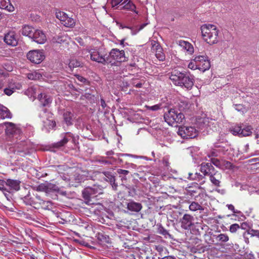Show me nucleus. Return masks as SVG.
<instances>
[{"label": "nucleus", "instance_id": "nucleus-27", "mask_svg": "<svg viewBox=\"0 0 259 259\" xmlns=\"http://www.w3.org/2000/svg\"><path fill=\"white\" fill-rule=\"evenodd\" d=\"M6 184L10 187L11 189L18 191L20 189V182L16 180L8 179L5 182Z\"/></svg>", "mask_w": 259, "mask_h": 259}, {"label": "nucleus", "instance_id": "nucleus-25", "mask_svg": "<svg viewBox=\"0 0 259 259\" xmlns=\"http://www.w3.org/2000/svg\"><path fill=\"white\" fill-rule=\"evenodd\" d=\"M63 118L67 125L73 124L74 114L70 111H66L63 113Z\"/></svg>", "mask_w": 259, "mask_h": 259}, {"label": "nucleus", "instance_id": "nucleus-30", "mask_svg": "<svg viewBox=\"0 0 259 259\" xmlns=\"http://www.w3.org/2000/svg\"><path fill=\"white\" fill-rule=\"evenodd\" d=\"M96 237L101 244L110 243V239L108 235L105 234L103 232L98 233L96 235Z\"/></svg>", "mask_w": 259, "mask_h": 259}, {"label": "nucleus", "instance_id": "nucleus-5", "mask_svg": "<svg viewBox=\"0 0 259 259\" xmlns=\"http://www.w3.org/2000/svg\"><path fill=\"white\" fill-rule=\"evenodd\" d=\"M178 134L183 139H192L197 136V131L193 126H184L179 128Z\"/></svg>", "mask_w": 259, "mask_h": 259}, {"label": "nucleus", "instance_id": "nucleus-33", "mask_svg": "<svg viewBox=\"0 0 259 259\" xmlns=\"http://www.w3.org/2000/svg\"><path fill=\"white\" fill-rule=\"evenodd\" d=\"M27 77L31 80H40L42 78V74L39 71H34L28 73Z\"/></svg>", "mask_w": 259, "mask_h": 259}, {"label": "nucleus", "instance_id": "nucleus-45", "mask_svg": "<svg viewBox=\"0 0 259 259\" xmlns=\"http://www.w3.org/2000/svg\"><path fill=\"white\" fill-rule=\"evenodd\" d=\"M67 16L68 15L63 12L59 11L56 13V16L57 18L60 20L61 23L63 22L64 20H65Z\"/></svg>", "mask_w": 259, "mask_h": 259}, {"label": "nucleus", "instance_id": "nucleus-35", "mask_svg": "<svg viewBox=\"0 0 259 259\" xmlns=\"http://www.w3.org/2000/svg\"><path fill=\"white\" fill-rule=\"evenodd\" d=\"M155 52V56L156 57L161 61H163L165 59V56L164 53L163 52V49L161 47H158V48L154 51Z\"/></svg>", "mask_w": 259, "mask_h": 259}, {"label": "nucleus", "instance_id": "nucleus-62", "mask_svg": "<svg viewBox=\"0 0 259 259\" xmlns=\"http://www.w3.org/2000/svg\"><path fill=\"white\" fill-rule=\"evenodd\" d=\"M227 207L229 209L233 211L234 213H239V211L236 210L234 208V206L232 204H228Z\"/></svg>", "mask_w": 259, "mask_h": 259}, {"label": "nucleus", "instance_id": "nucleus-43", "mask_svg": "<svg viewBox=\"0 0 259 259\" xmlns=\"http://www.w3.org/2000/svg\"><path fill=\"white\" fill-rule=\"evenodd\" d=\"M157 232L159 234L163 235L165 237H166L167 236H170L168 232L163 227H162L161 225H158Z\"/></svg>", "mask_w": 259, "mask_h": 259}, {"label": "nucleus", "instance_id": "nucleus-40", "mask_svg": "<svg viewBox=\"0 0 259 259\" xmlns=\"http://www.w3.org/2000/svg\"><path fill=\"white\" fill-rule=\"evenodd\" d=\"M130 83L137 88H141L143 85L142 80H139L137 78H132L130 81Z\"/></svg>", "mask_w": 259, "mask_h": 259}, {"label": "nucleus", "instance_id": "nucleus-18", "mask_svg": "<svg viewBox=\"0 0 259 259\" xmlns=\"http://www.w3.org/2000/svg\"><path fill=\"white\" fill-rule=\"evenodd\" d=\"M143 206L141 203L134 201H130L127 203V208L128 210L139 212L142 209Z\"/></svg>", "mask_w": 259, "mask_h": 259}, {"label": "nucleus", "instance_id": "nucleus-8", "mask_svg": "<svg viewBox=\"0 0 259 259\" xmlns=\"http://www.w3.org/2000/svg\"><path fill=\"white\" fill-rule=\"evenodd\" d=\"M107 57L109 58V61L111 59H113L117 62H121L126 61V59L125 56V53L123 50L120 51L117 49H112L109 53V55Z\"/></svg>", "mask_w": 259, "mask_h": 259}, {"label": "nucleus", "instance_id": "nucleus-61", "mask_svg": "<svg viewBox=\"0 0 259 259\" xmlns=\"http://www.w3.org/2000/svg\"><path fill=\"white\" fill-rule=\"evenodd\" d=\"M160 106L159 105L157 104L154 106L149 107V109L153 111H157L160 109Z\"/></svg>", "mask_w": 259, "mask_h": 259}, {"label": "nucleus", "instance_id": "nucleus-44", "mask_svg": "<svg viewBox=\"0 0 259 259\" xmlns=\"http://www.w3.org/2000/svg\"><path fill=\"white\" fill-rule=\"evenodd\" d=\"M221 166L222 167H220V169L225 170L226 169H231L232 167V164L230 161L222 160Z\"/></svg>", "mask_w": 259, "mask_h": 259}, {"label": "nucleus", "instance_id": "nucleus-1", "mask_svg": "<svg viewBox=\"0 0 259 259\" xmlns=\"http://www.w3.org/2000/svg\"><path fill=\"white\" fill-rule=\"evenodd\" d=\"M169 79L176 85L185 88L187 90L192 89L194 85V77L189 72H181L175 71L172 72Z\"/></svg>", "mask_w": 259, "mask_h": 259}, {"label": "nucleus", "instance_id": "nucleus-64", "mask_svg": "<svg viewBox=\"0 0 259 259\" xmlns=\"http://www.w3.org/2000/svg\"><path fill=\"white\" fill-rule=\"evenodd\" d=\"M110 183H111V185H112V188L114 190H116L117 187H118V185H117V183L115 182V179H114V181H113L112 182H110Z\"/></svg>", "mask_w": 259, "mask_h": 259}, {"label": "nucleus", "instance_id": "nucleus-52", "mask_svg": "<svg viewBox=\"0 0 259 259\" xmlns=\"http://www.w3.org/2000/svg\"><path fill=\"white\" fill-rule=\"evenodd\" d=\"M248 234L250 235L251 236L259 237V230H255L253 229L249 230Z\"/></svg>", "mask_w": 259, "mask_h": 259}, {"label": "nucleus", "instance_id": "nucleus-7", "mask_svg": "<svg viewBox=\"0 0 259 259\" xmlns=\"http://www.w3.org/2000/svg\"><path fill=\"white\" fill-rule=\"evenodd\" d=\"M194 217L188 213H185L180 219L181 227L186 230H191L195 225Z\"/></svg>", "mask_w": 259, "mask_h": 259}, {"label": "nucleus", "instance_id": "nucleus-37", "mask_svg": "<svg viewBox=\"0 0 259 259\" xmlns=\"http://www.w3.org/2000/svg\"><path fill=\"white\" fill-rule=\"evenodd\" d=\"M75 21L72 18L69 17L68 16L65 20H64L63 22H62V24L68 27H72L75 25Z\"/></svg>", "mask_w": 259, "mask_h": 259}, {"label": "nucleus", "instance_id": "nucleus-36", "mask_svg": "<svg viewBox=\"0 0 259 259\" xmlns=\"http://www.w3.org/2000/svg\"><path fill=\"white\" fill-rule=\"evenodd\" d=\"M94 197L103 193V188L99 185H94L92 187Z\"/></svg>", "mask_w": 259, "mask_h": 259}, {"label": "nucleus", "instance_id": "nucleus-3", "mask_svg": "<svg viewBox=\"0 0 259 259\" xmlns=\"http://www.w3.org/2000/svg\"><path fill=\"white\" fill-rule=\"evenodd\" d=\"M184 115L181 112H178L175 109H170L164 114V119L168 124L172 125L175 123H181L184 119Z\"/></svg>", "mask_w": 259, "mask_h": 259}, {"label": "nucleus", "instance_id": "nucleus-9", "mask_svg": "<svg viewBox=\"0 0 259 259\" xmlns=\"http://www.w3.org/2000/svg\"><path fill=\"white\" fill-rule=\"evenodd\" d=\"M35 209L41 208L44 209L49 210L52 208L53 203L51 201L44 200L40 195L36 193L35 195Z\"/></svg>", "mask_w": 259, "mask_h": 259}, {"label": "nucleus", "instance_id": "nucleus-4", "mask_svg": "<svg viewBox=\"0 0 259 259\" xmlns=\"http://www.w3.org/2000/svg\"><path fill=\"white\" fill-rule=\"evenodd\" d=\"M252 128L249 125L237 124L230 128L231 133L235 136L239 137L249 136L252 134Z\"/></svg>", "mask_w": 259, "mask_h": 259}, {"label": "nucleus", "instance_id": "nucleus-58", "mask_svg": "<svg viewBox=\"0 0 259 259\" xmlns=\"http://www.w3.org/2000/svg\"><path fill=\"white\" fill-rule=\"evenodd\" d=\"M198 149L197 147H190L188 148V151L190 154L191 155L192 157H194L193 151H197Z\"/></svg>", "mask_w": 259, "mask_h": 259}, {"label": "nucleus", "instance_id": "nucleus-56", "mask_svg": "<svg viewBox=\"0 0 259 259\" xmlns=\"http://www.w3.org/2000/svg\"><path fill=\"white\" fill-rule=\"evenodd\" d=\"M37 191H44L47 193V186L46 184H40L37 188Z\"/></svg>", "mask_w": 259, "mask_h": 259}, {"label": "nucleus", "instance_id": "nucleus-32", "mask_svg": "<svg viewBox=\"0 0 259 259\" xmlns=\"http://www.w3.org/2000/svg\"><path fill=\"white\" fill-rule=\"evenodd\" d=\"M44 127L47 130V132H49L50 130L53 129L56 126V122L53 119H47L43 121Z\"/></svg>", "mask_w": 259, "mask_h": 259}, {"label": "nucleus", "instance_id": "nucleus-38", "mask_svg": "<svg viewBox=\"0 0 259 259\" xmlns=\"http://www.w3.org/2000/svg\"><path fill=\"white\" fill-rule=\"evenodd\" d=\"M47 186V193L51 192H57L59 190L58 187L54 184L48 183L46 184Z\"/></svg>", "mask_w": 259, "mask_h": 259}, {"label": "nucleus", "instance_id": "nucleus-46", "mask_svg": "<svg viewBox=\"0 0 259 259\" xmlns=\"http://www.w3.org/2000/svg\"><path fill=\"white\" fill-rule=\"evenodd\" d=\"M103 174L106 177V180L107 181L112 182L114 181V179H115V176H114L111 172L106 171Z\"/></svg>", "mask_w": 259, "mask_h": 259}, {"label": "nucleus", "instance_id": "nucleus-11", "mask_svg": "<svg viewBox=\"0 0 259 259\" xmlns=\"http://www.w3.org/2000/svg\"><path fill=\"white\" fill-rule=\"evenodd\" d=\"M6 126L5 132L8 136H12L14 135H18L21 133L20 128L17 126L15 124L10 122H6L4 123Z\"/></svg>", "mask_w": 259, "mask_h": 259}, {"label": "nucleus", "instance_id": "nucleus-39", "mask_svg": "<svg viewBox=\"0 0 259 259\" xmlns=\"http://www.w3.org/2000/svg\"><path fill=\"white\" fill-rule=\"evenodd\" d=\"M189 209L191 211H196L198 210H203L202 207L198 203L196 202H192L189 205Z\"/></svg>", "mask_w": 259, "mask_h": 259}, {"label": "nucleus", "instance_id": "nucleus-13", "mask_svg": "<svg viewBox=\"0 0 259 259\" xmlns=\"http://www.w3.org/2000/svg\"><path fill=\"white\" fill-rule=\"evenodd\" d=\"M32 40L39 44H44L47 40V37L42 31L38 29H35L34 32V36H32Z\"/></svg>", "mask_w": 259, "mask_h": 259}, {"label": "nucleus", "instance_id": "nucleus-24", "mask_svg": "<svg viewBox=\"0 0 259 259\" xmlns=\"http://www.w3.org/2000/svg\"><path fill=\"white\" fill-rule=\"evenodd\" d=\"M21 85L19 84H11L8 88L4 89V93L7 96H11L16 90L20 89Z\"/></svg>", "mask_w": 259, "mask_h": 259}, {"label": "nucleus", "instance_id": "nucleus-55", "mask_svg": "<svg viewBox=\"0 0 259 259\" xmlns=\"http://www.w3.org/2000/svg\"><path fill=\"white\" fill-rule=\"evenodd\" d=\"M117 172L119 175V177H121V176L128 175L129 174V171L122 169H118L117 170Z\"/></svg>", "mask_w": 259, "mask_h": 259}, {"label": "nucleus", "instance_id": "nucleus-23", "mask_svg": "<svg viewBox=\"0 0 259 259\" xmlns=\"http://www.w3.org/2000/svg\"><path fill=\"white\" fill-rule=\"evenodd\" d=\"M0 8L6 10L9 12H13L14 10V7L10 3V0H0Z\"/></svg>", "mask_w": 259, "mask_h": 259}, {"label": "nucleus", "instance_id": "nucleus-22", "mask_svg": "<svg viewBox=\"0 0 259 259\" xmlns=\"http://www.w3.org/2000/svg\"><path fill=\"white\" fill-rule=\"evenodd\" d=\"M82 195L84 199L88 202L91 201L92 198H94L91 187L85 188L82 191Z\"/></svg>", "mask_w": 259, "mask_h": 259}, {"label": "nucleus", "instance_id": "nucleus-34", "mask_svg": "<svg viewBox=\"0 0 259 259\" xmlns=\"http://www.w3.org/2000/svg\"><path fill=\"white\" fill-rule=\"evenodd\" d=\"M198 69L203 72L208 70L210 67V63L209 60L207 58L203 62L198 64Z\"/></svg>", "mask_w": 259, "mask_h": 259}, {"label": "nucleus", "instance_id": "nucleus-6", "mask_svg": "<svg viewBox=\"0 0 259 259\" xmlns=\"http://www.w3.org/2000/svg\"><path fill=\"white\" fill-rule=\"evenodd\" d=\"M27 58L34 64L40 63L45 58L44 53L40 50H32L27 54Z\"/></svg>", "mask_w": 259, "mask_h": 259}, {"label": "nucleus", "instance_id": "nucleus-47", "mask_svg": "<svg viewBox=\"0 0 259 259\" xmlns=\"http://www.w3.org/2000/svg\"><path fill=\"white\" fill-rule=\"evenodd\" d=\"M208 57L205 56H197L195 57L193 60L197 64H200L203 62L204 60H205Z\"/></svg>", "mask_w": 259, "mask_h": 259}, {"label": "nucleus", "instance_id": "nucleus-14", "mask_svg": "<svg viewBox=\"0 0 259 259\" xmlns=\"http://www.w3.org/2000/svg\"><path fill=\"white\" fill-rule=\"evenodd\" d=\"M36 193L28 192L26 195L21 198L23 202L27 205H30L35 208Z\"/></svg>", "mask_w": 259, "mask_h": 259}, {"label": "nucleus", "instance_id": "nucleus-53", "mask_svg": "<svg viewBox=\"0 0 259 259\" xmlns=\"http://www.w3.org/2000/svg\"><path fill=\"white\" fill-rule=\"evenodd\" d=\"M151 45L152 46L151 49L153 51H155L156 49V48H158V47H161L160 44L157 41L155 40H152L151 41Z\"/></svg>", "mask_w": 259, "mask_h": 259}, {"label": "nucleus", "instance_id": "nucleus-28", "mask_svg": "<svg viewBox=\"0 0 259 259\" xmlns=\"http://www.w3.org/2000/svg\"><path fill=\"white\" fill-rule=\"evenodd\" d=\"M179 44L181 47L186 50L190 54L194 52L193 46L189 42L184 40H180Z\"/></svg>", "mask_w": 259, "mask_h": 259}, {"label": "nucleus", "instance_id": "nucleus-12", "mask_svg": "<svg viewBox=\"0 0 259 259\" xmlns=\"http://www.w3.org/2000/svg\"><path fill=\"white\" fill-rule=\"evenodd\" d=\"M18 38L14 31H11L5 34L4 41L9 46L15 47L18 44Z\"/></svg>", "mask_w": 259, "mask_h": 259}, {"label": "nucleus", "instance_id": "nucleus-63", "mask_svg": "<svg viewBox=\"0 0 259 259\" xmlns=\"http://www.w3.org/2000/svg\"><path fill=\"white\" fill-rule=\"evenodd\" d=\"M8 76V73L7 71H5L3 69H0V76H3L4 77H6Z\"/></svg>", "mask_w": 259, "mask_h": 259}, {"label": "nucleus", "instance_id": "nucleus-50", "mask_svg": "<svg viewBox=\"0 0 259 259\" xmlns=\"http://www.w3.org/2000/svg\"><path fill=\"white\" fill-rule=\"evenodd\" d=\"M188 68L191 69H192V70H195V69H198V64L195 63L194 62V61L193 60V61H191V62H190L189 63V64H188Z\"/></svg>", "mask_w": 259, "mask_h": 259}, {"label": "nucleus", "instance_id": "nucleus-54", "mask_svg": "<svg viewBox=\"0 0 259 259\" xmlns=\"http://www.w3.org/2000/svg\"><path fill=\"white\" fill-rule=\"evenodd\" d=\"M99 161L100 162L105 164H111L113 161L111 159H110V160H106L105 157H102Z\"/></svg>", "mask_w": 259, "mask_h": 259}, {"label": "nucleus", "instance_id": "nucleus-57", "mask_svg": "<svg viewBox=\"0 0 259 259\" xmlns=\"http://www.w3.org/2000/svg\"><path fill=\"white\" fill-rule=\"evenodd\" d=\"M188 105L186 104L184 102H181L180 103H179V108L180 110L181 111H184L185 110L187 107Z\"/></svg>", "mask_w": 259, "mask_h": 259}, {"label": "nucleus", "instance_id": "nucleus-19", "mask_svg": "<svg viewBox=\"0 0 259 259\" xmlns=\"http://www.w3.org/2000/svg\"><path fill=\"white\" fill-rule=\"evenodd\" d=\"M63 137V139L61 141L54 143L52 144V147L56 148H60L64 146L69 141V138H72L73 135L70 133H66Z\"/></svg>", "mask_w": 259, "mask_h": 259}, {"label": "nucleus", "instance_id": "nucleus-60", "mask_svg": "<svg viewBox=\"0 0 259 259\" xmlns=\"http://www.w3.org/2000/svg\"><path fill=\"white\" fill-rule=\"evenodd\" d=\"M26 235L30 237L31 239L33 240L35 238V234H33L31 230H27L26 231Z\"/></svg>", "mask_w": 259, "mask_h": 259}, {"label": "nucleus", "instance_id": "nucleus-26", "mask_svg": "<svg viewBox=\"0 0 259 259\" xmlns=\"http://www.w3.org/2000/svg\"><path fill=\"white\" fill-rule=\"evenodd\" d=\"M12 115L9 109L2 105H0V117L3 119L11 118Z\"/></svg>", "mask_w": 259, "mask_h": 259}, {"label": "nucleus", "instance_id": "nucleus-2", "mask_svg": "<svg viewBox=\"0 0 259 259\" xmlns=\"http://www.w3.org/2000/svg\"><path fill=\"white\" fill-rule=\"evenodd\" d=\"M203 39L209 45H213L218 42L219 30L216 26L212 24H203L201 26Z\"/></svg>", "mask_w": 259, "mask_h": 259}, {"label": "nucleus", "instance_id": "nucleus-17", "mask_svg": "<svg viewBox=\"0 0 259 259\" xmlns=\"http://www.w3.org/2000/svg\"><path fill=\"white\" fill-rule=\"evenodd\" d=\"M118 8H119V10H130L138 14V12L136 11V6L131 0H124L123 2L121 3Z\"/></svg>", "mask_w": 259, "mask_h": 259}, {"label": "nucleus", "instance_id": "nucleus-20", "mask_svg": "<svg viewBox=\"0 0 259 259\" xmlns=\"http://www.w3.org/2000/svg\"><path fill=\"white\" fill-rule=\"evenodd\" d=\"M209 176V180L211 182L217 187H220L221 179L222 178L221 174L218 171L214 172Z\"/></svg>", "mask_w": 259, "mask_h": 259}, {"label": "nucleus", "instance_id": "nucleus-16", "mask_svg": "<svg viewBox=\"0 0 259 259\" xmlns=\"http://www.w3.org/2000/svg\"><path fill=\"white\" fill-rule=\"evenodd\" d=\"M200 170L205 176H210L215 172L214 168L209 162H202L201 164Z\"/></svg>", "mask_w": 259, "mask_h": 259}, {"label": "nucleus", "instance_id": "nucleus-29", "mask_svg": "<svg viewBox=\"0 0 259 259\" xmlns=\"http://www.w3.org/2000/svg\"><path fill=\"white\" fill-rule=\"evenodd\" d=\"M199 190V187L197 184L195 185V187L189 186L186 189L187 195H190L192 197L196 196Z\"/></svg>", "mask_w": 259, "mask_h": 259}, {"label": "nucleus", "instance_id": "nucleus-15", "mask_svg": "<svg viewBox=\"0 0 259 259\" xmlns=\"http://www.w3.org/2000/svg\"><path fill=\"white\" fill-rule=\"evenodd\" d=\"M38 99L39 100L40 104L43 107L50 106L52 102V98L49 95L46 93H40L38 96Z\"/></svg>", "mask_w": 259, "mask_h": 259}, {"label": "nucleus", "instance_id": "nucleus-21", "mask_svg": "<svg viewBox=\"0 0 259 259\" xmlns=\"http://www.w3.org/2000/svg\"><path fill=\"white\" fill-rule=\"evenodd\" d=\"M35 29L33 27L29 25H25L21 30V33L23 35L28 36L29 38H31L32 36H34V32Z\"/></svg>", "mask_w": 259, "mask_h": 259}, {"label": "nucleus", "instance_id": "nucleus-51", "mask_svg": "<svg viewBox=\"0 0 259 259\" xmlns=\"http://www.w3.org/2000/svg\"><path fill=\"white\" fill-rule=\"evenodd\" d=\"M239 228V226L237 224H234L230 226V231L231 233H235Z\"/></svg>", "mask_w": 259, "mask_h": 259}, {"label": "nucleus", "instance_id": "nucleus-42", "mask_svg": "<svg viewBox=\"0 0 259 259\" xmlns=\"http://www.w3.org/2000/svg\"><path fill=\"white\" fill-rule=\"evenodd\" d=\"M69 67L72 69L81 66V63L76 59H72L69 63Z\"/></svg>", "mask_w": 259, "mask_h": 259}, {"label": "nucleus", "instance_id": "nucleus-48", "mask_svg": "<svg viewBox=\"0 0 259 259\" xmlns=\"http://www.w3.org/2000/svg\"><path fill=\"white\" fill-rule=\"evenodd\" d=\"M210 163H211V164H213L217 167L220 168V167H222V166H221L222 161L220 160L219 159L215 158H210Z\"/></svg>", "mask_w": 259, "mask_h": 259}, {"label": "nucleus", "instance_id": "nucleus-31", "mask_svg": "<svg viewBox=\"0 0 259 259\" xmlns=\"http://www.w3.org/2000/svg\"><path fill=\"white\" fill-rule=\"evenodd\" d=\"M205 250V246L200 244H199L196 246H190V251L194 253H203L204 252Z\"/></svg>", "mask_w": 259, "mask_h": 259}, {"label": "nucleus", "instance_id": "nucleus-41", "mask_svg": "<svg viewBox=\"0 0 259 259\" xmlns=\"http://www.w3.org/2000/svg\"><path fill=\"white\" fill-rule=\"evenodd\" d=\"M216 239L222 242H226L229 240V237L225 234H220L218 235H214Z\"/></svg>", "mask_w": 259, "mask_h": 259}, {"label": "nucleus", "instance_id": "nucleus-59", "mask_svg": "<svg viewBox=\"0 0 259 259\" xmlns=\"http://www.w3.org/2000/svg\"><path fill=\"white\" fill-rule=\"evenodd\" d=\"M123 0H111V5L112 7L117 6L120 4Z\"/></svg>", "mask_w": 259, "mask_h": 259}, {"label": "nucleus", "instance_id": "nucleus-49", "mask_svg": "<svg viewBox=\"0 0 259 259\" xmlns=\"http://www.w3.org/2000/svg\"><path fill=\"white\" fill-rule=\"evenodd\" d=\"M148 24H149L148 22L144 23L142 24L139 26V28H138V27H137L136 29H133V30H132V31H131V33H132V35L136 34L139 31H140V30H142Z\"/></svg>", "mask_w": 259, "mask_h": 259}, {"label": "nucleus", "instance_id": "nucleus-10", "mask_svg": "<svg viewBox=\"0 0 259 259\" xmlns=\"http://www.w3.org/2000/svg\"><path fill=\"white\" fill-rule=\"evenodd\" d=\"M90 55L92 60L98 63L103 64L107 63H111V61H109V58L106 57V55H104L98 51L94 50L91 52Z\"/></svg>", "mask_w": 259, "mask_h": 259}]
</instances>
